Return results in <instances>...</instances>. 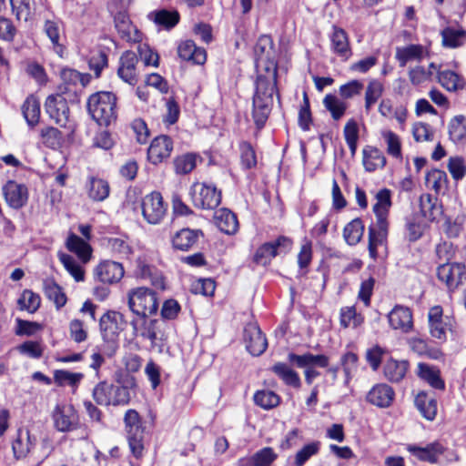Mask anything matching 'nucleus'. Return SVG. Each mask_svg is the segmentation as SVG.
I'll use <instances>...</instances> for the list:
<instances>
[{
  "instance_id": "nucleus-38",
  "label": "nucleus",
  "mask_w": 466,
  "mask_h": 466,
  "mask_svg": "<svg viewBox=\"0 0 466 466\" xmlns=\"http://www.w3.org/2000/svg\"><path fill=\"white\" fill-rule=\"evenodd\" d=\"M386 164L383 153L376 147H367L363 149V166L369 172L382 168Z\"/></svg>"
},
{
  "instance_id": "nucleus-52",
  "label": "nucleus",
  "mask_w": 466,
  "mask_h": 466,
  "mask_svg": "<svg viewBox=\"0 0 466 466\" xmlns=\"http://www.w3.org/2000/svg\"><path fill=\"white\" fill-rule=\"evenodd\" d=\"M339 321L343 328H357L362 324L363 317L356 312L354 306L344 307L340 309Z\"/></svg>"
},
{
  "instance_id": "nucleus-7",
  "label": "nucleus",
  "mask_w": 466,
  "mask_h": 466,
  "mask_svg": "<svg viewBox=\"0 0 466 466\" xmlns=\"http://www.w3.org/2000/svg\"><path fill=\"white\" fill-rule=\"evenodd\" d=\"M191 200L196 208L214 209L221 202V192L205 183H194L190 189Z\"/></svg>"
},
{
  "instance_id": "nucleus-21",
  "label": "nucleus",
  "mask_w": 466,
  "mask_h": 466,
  "mask_svg": "<svg viewBox=\"0 0 466 466\" xmlns=\"http://www.w3.org/2000/svg\"><path fill=\"white\" fill-rule=\"evenodd\" d=\"M395 397L393 389L386 383L374 385L367 394L366 400L369 403L380 407L388 408L391 405Z\"/></svg>"
},
{
  "instance_id": "nucleus-16",
  "label": "nucleus",
  "mask_w": 466,
  "mask_h": 466,
  "mask_svg": "<svg viewBox=\"0 0 466 466\" xmlns=\"http://www.w3.org/2000/svg\"><path fill=\"white\" fill-rule=\"evenodd\" d=\"M5 199L15 209L23 208L28 200V190L24 184L9 180L3 187Z\"/></svg>"
},
{
  "instance_id": "nucleus-19",
  "label": "nucleus",
  "mask_w": 466,
  "mask_h": 466,
  "mask_svg": "<svg viewBox=\"0 0 466 466\" xmlns=\"http://www.w3.org/2000/svg\"><path fill=\"white\" fill-rule=\"evenodd\" d=\"M95 276L103 283H116L123 278L124 268L118 262L105 260L95 268Z\"/></svg>"
},
{
  "instance_id": "nucleus-60",
  "label": "nucleus",
  "mask_w": 466,
  "mask_h": 466,
  "mask_svg": "<svg viewBox=\"0 0 466 466\" xmlns=\"http://www.w3.org/2000/svg\"><path fill=\"white\" fill-rule=\"evenodd\" d=\"M254 401L263 409H271L279 403V397L271 390H260L255 393Z\"/></svg>"
},
{
  "instance_id": "nucleus-37",
  "label": "nucleus",
  "mask_w": 466,
  "mask_h": 466,
  "mask_svg": "<svg viewBox=\"0 0 466 466\" xmlns=\"http://www.w3.org/2000/svg\"><path fill=\"white\" fill-rule=\"evenodd\" d=\"M442 46L448 48H457L466 43V30L448 26L441 33Z\"/></svg>"
},
{
  "instance_id": "nucleus-6",
  "label": "nucleus",
  "mask_w": 466,
  "mask_h": 466,
  "mask_svg": "<svg viewBox=\"0 0 466 466\" xmlns=\"http://www.w3.org/2000/svg\"><path fill=\"white\" fill-rule=\"evenodd\" d=\"M124 423L129 448L133 455L139 458L144 450L143 438L145 431L140 415L136 410H127L124 416Z\"/></svg>"
},
{
  "instance_id": "nucleus-33",
  "label": "nucleus",
  "mask_w": 466,
  "mask_h": 466,
  "mask_svg": "<svg viewBox=\"0 0 466 466\" xmlns=\"http://www.w3.org/2000/svg\"><path fill=\"white\" fill-rule=\"evenodd\" d=\"M418 376L429 383L432 388L437 390H444L445 383L441 378L440 370L429 364L419 363L418 364Z\"/></svg>"
},
{
  "instance_id": "nucleus-39",
  "label": "nucleus",
  "mask_w": 466,
  "mask_h": 466,
  "mask_svg": "<svg viewBox=\"0 0 466 466\" xmlns=\"http://www.w3.org/2000/svg\"><path fill=\"white\" fill-rule=\"evenodd\" d=\"M120 315L116 312L105 313L100 318V329L105 339H116L119 333L117 319Z\"/></svg>"
},
{
  "instance_id": "nucleus-10",
  "label": "nucleus",
  "mask_w": 466,
  "mask_h": 466,
  "mask_svg": "<svg viewBox=\"0 0 466 466\" xmlns=\"http://www.w3.org/2000/svg\"><path fill=\"white\" fill-rule=\"evenodd\" d=\"M142 214L150 224H158L166 215L167 208L158 192L147 195L141 203Z\"/></svg>"
},
{
  "instance_id": "nucleus-45",
  "label": "nucleus",
  "mask_w": 466,
  "mask_h": 466,
  "mask_svg": "<svg viewBox=\"0 0 466 466\" xmlns=\"http://www.w3.org/2000/svg\"><path fill=\"white\" fill-rule=\"evenodd\" d=\"M450 138L455 142L466 140V117L462 115L455 116L449 123Z\"/></svg>"
},
{
  "instance_id": "nucleus-47",
  "label": "nucleus",
  "mask_w": 466,
  "mask_h": 466,
  "mask_svg": "<svg viewBox=\"0 0 466 466\" xmlns=\"http://www.w3.org/2000/svg\"><path fill=\"white\" fill-rule=\"evenodd\" d=\"M110 187L106 181L92 177L88 186V195L95 201H103L109 195Z\"/></svg>"
},
{
  "instance_id": "nucleus-17",
  "label": "nucleus",
  "mask_w": 466,
  "mask_h": 466,
  "mask_svg": "<svg viewBox=\"0 0 466 466\" xmlns=\"http://www.w3.org/2000/svg\"><path fill=\"white\" fill-rule=\"evenodd\" d=\"M36 438L29 430L18 429L16 438L12 442L13 456L16 461L25 460L35 445Z\"/></svg>"
},
{
  "instance_id": "nucleus-64",
  "label": "nucleus",
  "mask_w": 466,
  "mask_h": 466,
  "mask_svg": "<svg viewBox=\"0 0 466 466\" xmlns=\"http://www.w3.org/2000/svg\"><path fill=\"white\" fill-rule=\"evenodd\" d=\"M412 135L417 142L431 141L433 132L428 124L419 122L413 125Z\"/></svg>"
},
{
  "instance_id": "nucleus-32",
  "label": "nucleus",
  "mask_w": 466,
  "mask_h": 466,
  "mask_svg": "<svg viewBox=\"0 0 466 466\" xmlns=\"http://www.w3.org/2000/svg\"><path fill=\"white\" fill-rule=\"evenodd\" d=\"M424 47L421 45H409L396 49L395 57L400 67H404L410 61L420 62L423 57Z\"/></svg>"
},
{
  "instance_id": "nucleus-8",
  "label": "nucleus",
  "mask_w": 466,
  "mask_h": 466,
  "mask_svg": "<svg viewBox=\"0 0 466 466\" xmlns=\"http://www.w3.org/2000/svg\"><path fill=\"white\" fill-rule=\"evenodd\" d=\"M257 66H263L268 76L277 79V63L275 61L273 41L268 35H262L258 38L255 48Z\"/></svg>"
},
{
  "instance_id": "nucleus-58",
  "label": "nucleus",
  "mask_w": 466,
  "mask_h": 466,
  "mask_svg": "<svg viewBox=\"0 0 466 466\" xmlns=\"http://www.w3.org/2000/svg\"><path fill=\"white\" fill-rule=\"evenodd\" d=\"M197 165V156L195 154H185L175 158L174 166L177 174L190 173Z\"/></svg>"
},
{
  "instance_id": "nucleus-35",
  "label": "nucleus",
  "mask_w": 466,
  "mask_h": 466,
  "mask_svg": "<svg viewBox=\"0 0 466 466\" xmlns=\"http://www.w3.org/2000/svg\"><path fill=\"white\" fill-rule=\"evenodd\" d=\"M415 406L420 414L428 420H433L437 414V401L428 396L424 391H420L415 397Z\"/></svg>"
},
{
  "instance_id": "nucleus-15",
  "label": "nucleus",
  "mask_w": 466,
  "mask_h": 466,
  "mask_svg": "<svg viewBox=\"0 0 466 466\" xmlns=\"http://www.w3.org/2000/svg\"><path fill=\"white\" fill-rule=\"evenodd\" d=\"M390 326L402 333H409L413 328L412 312L408 307L396 305L388 314Z\"/></svg>"
},
{
  "instance_id": "nucleus-50",
  "label": "nucleus",
  "mask_w": 466,
  "mask_h": 466,
  "mask_svg": "<svg viewBox=\"0 0 466 466\" xmlns=\"http://www.w3.org/2000/svg\"><path fill=\"white\" fill-rule=\"evenodd\" d=\"M364 226L360 218H355L344 228L343 235L348 244L356 245L363 236Z\"/></svg>"
},
{
  "instance_id": "nucleus-51",
  "label": "nucleus",
  "mask_w": 466,
  "mask_h": 466,
  "mask_svg": "<svg viewBox=\"0 0 466 466\" xmlns=\"http://www.w3.org/2000/svg\"><path fill=\"white\" fill-rule=\"evenodd\" d=\"M153 16L154 22L167 29L174 27L179 21V15L177 11L162 9L149 15Z\"/></svg>"
},
{
  "instance_id": "nucleus-59",
  "label": "nucleus",
  "mask_w": 466,
  "mask_h": 466,
  "mask_svg": "<svg viewBox=\"0 0 466 466\" xmlns=\"http://www.w3.org/2000/svg\"><path fill=\"white\" fill-rule=\"evenodd\" d=\"M40 297L34 293L31 290H25L20 299H18V304L21 309H26L28 312L33 313L35 312L40 307Z\"/></svg>"
},
{
  "instance_id": "nucleus-12",
  "label": "nucleus",
  "mask_w": 466,
  "mask_h": 466,
  "mask_svg": "<svg viewBox=\"0 0 466 466\" xmlns=\"http://www.w3.org/2000/svg\"><path fill=\"white\" fill-rule=\"evenodd\" d=\"M465 266L461 263H443L437 268V277L450 290H454L465 279Z\"/></svg>"
},
{
  "instance_id": "nucleus-28",
  "label": "nucleus",
  "mask_w": 466,
  "mask_h": 466,
  "mask_svg": "<svg viewBox=\"0 0 466 466\" xmlns=\"http://www.w3.org/2000/svg\"><path fill=\"white\" fill-rule=\"evenodd\" d=\"M202 235L201 230L183 228L173 237V247L177 249L187 251L195 246Z\"/></svg>"
},
{
  "instance_id": "nucleus-4",
  "label": "nucleus",
  "mask_w": 466,
  "mask_h": 466,
  "mask_svg": "<svg viewBox=\"0 0 466 466\" xmlns=\"http://www.w3.org/2000/svg\"><path fill=\"white\" fill-rule=\"evenodd\" d=\"M127 304L137 317L148 318L156 314L158 309L156 292L146 287L130 289L127 292Z\"/></svg>"
},
{
  "instance_id": "nucleus-1",
  "label": "nucleus",
  "mask_w": 466,
  "mask_h": 466,
  "mask_svg": "<svg viewBox=\"0 0 466 466\" xmlns=\"http://www.w3.org/2000/svg\"><path fill=\"white\" fill-rule=\"evenodd\" d=\"M376 204L373 211L376 216V224L369 228V252L371 258H376L377 248L386 242L388 236V215L391 207V193L387 188L380 189L376 194Z\"/></svg>"
},
{
  "instance_id": "nucleus-3",
  "label": "nucleus",
  "mask_w": 466,
  "mask_h": 466,
  "mask_svg": "<svg viewBox=\"0 0 466 466\" xmlns=\"http://www.w3.org/2000/svg\"><path fill=\"white\" fill-rule=\"evenodd\" d=\"M116 97L111 92H97L87 100V110L99 126H109L116 118Z\"/></svg>"
},
{
  "instance_id": "nucleus-40",
  "label": "nucleus",
  "mask_w": 466,
  "mask_h": 466,
  "mask_svg": "<svg viewBox=\"0 0 466 466\" xmlns=\"http://www.w3.org/2000/svg\"><path fill=\"white\" fill-rule=\"evenodd\" d=\"M420 211L429 220H435L441 215V208L438 198L431 194H423L420 198Z\"/></svg>"
},
{
  "instance_id": "nucleus-63",
  "label": "nucleus",
  "mask_w": 466,
  "mask_h": 466,
  "mask_svg": "<svg viewBox=\"0 0 466 466\" xmlns=\"http://www.w3.org/2000/svg\"><path fill=\"white\" fill-rule=\"evenodd\" d=\"M319 449V442H311L305 445L299 451L295 457L296 466H303L304 463L313 455H315Z\"/></svg>"
},
{
  "instance_id": "nucleus-11",
  "label": "nucleus",
  "mask_w": 466,
  "mask_h": 466,
  "mask_svg": "<svg viewBox=\"0 0 466 466\" xmlns=\"http://www.w3.org/2000/svg\"><path fill=\"white\" fill-rule=\"evenodd\" d=\"M429 329L431 337L444 341L446 333L451 329L452 320L448 316H443L441 306L431 307L428 313Z\"/></svg>"
},
{
  "instance_id": "nucleus-9",
  "label": "nucleus",
  "mask_w": 466,
  "mask_h": 466,
  "mask_svg": "<svg viewBox=\"0 0 466 466\" xmlns=\"http://www.w3.org/2000/svg\"><path fill=\"white\" fill-rule=\"evenodd\" d=\"M292 241L286 237H279L274 242L261 245L256 251L253 260L255 263L266 266L270 263L279 252H288L291 248Z\"/></svg>"
},
{
  "instance_id": "nucleus-29",
  "label": "nucleus",
  "mask_w": 466,
  "mask_h": 466,
  "mask_svg": "<svg viewBox=\"0 0 466 466\" xmlns=\"http://www.w3.org/2000/svg\"><path fill=\"white\" fill-rule=\"evenodd\" d=\"M289 362L295 364L298 368L304 367H320L326 368L329 365V358L325 355H313L311 353H306L303 355H297L295 353H289L288 355Z\"/></svg>"
},
{
  "instance_id": "nucleus-2",
  "label": "nucleus",
  "mask_w": 466,
  "mask_h": 466,
  "mask_svg": "<svg viewBox=\"0 0 466 466\" xmlns=\"http://www.w3.org/2000/svg\"><path fill=\"white\" fill-rule=\"evenodd\" d=\"M277 79L258 76L256 93L253 97L252 116L258 129L262 128L270 114L273 105V94L276 91Z\"/></svg>"
},
{
  "instance_id": "nucleus-18",
  "label": "nucleus",
  "mask_w": 466,
  "mask_h": 466,
  "mask_svg": "<svg viewBox=\"0 0 466 466\" xmlns=\"http://www.w3.org/2000/svg\"><path fill=\"white\" fill-rule=\"evenodd\" d=\"M173 150V142L167 136H159L154 138L147 150L148 160L157 165L169 157Z\"/></svg>"
},
{
  "instance_id": "nucleus-5",
  "label": "nucleus",
  "mask_w": 466,
  "mask_h": 466,
  "mask_svg": "<svg viewBox=\"0 0 466 466\" xmlns=\"http://www.w3.org/2000/svg\"><path fill=\"white\" fill-rule=\"evenodd\" d=\"M93 398L98 405H127L130 401L129 388L103 381L94 388Z\"/></svg>"
},
{
  "instance_id": "nucleus-54",
  "label": "nucleus",
  "mask_w": 466,
  "mask_h": 466,
  "mask_svg": "<svg viewBox=\"0 0 466 466\" xmlns=\"http://www.w3.org/2000/svg\"><path fill=\"white\" fill-rule=\"evenodd\" d=\"M40 137L42 143L50 147H58L63 140L62 133L56 127H46L41 129Z\"/></svg>"
},
{
  "instance_id": "nucleus-13",
  "label": "nucleus",
  "mask_w": 466,
  "mask_h": 466,
  "mask_svg": "<svg viewBox=\"0 0 466 466\" xmlns=\"http://www.w3.org/2000/svg\"><path fill=\"white\" fill-rule=\"evenodd\" d=\"M46 112L58 126L65 127L69 120V106L61 95L49 96L45 104Z\"/></svg>"
},
{
  "instance_id": "nucleus-34",
  "label": "nucleus",
  "mask_w": 466,
  "mask_h": 466,
  "mask_svg": "<svg viewBox=\"0 0 466 466\" xmlns=\"http://www.w3.org/2000/svg\"><path fill=\"white\" fill-rule=\"evenodd\" d=\"M67 249L75 253L82 262L86 263L91 257L90 245L76 234H70L66 239Z\"/></svg>"
},
{
  "instance_id": "nucleus-27",
  "label": "nucleus",
  "mask_w": 466,
  "mask_h": 466,
  "mask_svg": "<svg viewBox=\"0 0 466 466\" xmlns=\"http://www.w3.org/2000/svg\"><path fill=\"white\" fill-rule=\"evenodd\" d=\"M409 366L407 360L390 359L383 366V374L389 381L398 383L404 379Z\"/></svg>"
},
{
  "instance_id": "nucleus-23",
  "label": "nucleus",
  "mask_w": 466,
  "mask_h": 466,
  "mask_svg": "<svg viewBox=\"0 0 466 466\" xmlns=\"http://www.w3.org/2000/svg\"><path fill=\"white\" fill-rule=\"evenodd\" d=\"M407 450L419 460L431 463H435L440 455L444 452L443 446L437 441L430 443L423 448L416 445H409Z\"/></svg>"
},
{
  "instance_id": "nucleus-20",
  "label": "nucleus",
  "mask_w": 466,
  "mask_h": 466,
  "mask_svg": "<svg viewBox=\"0 0 466 466\" xmlns=\"http://www.w3.org/2000/svg\"><path fill=\"white\" fill-rule=\"evenodd\" d=\"M137 56L133 51H126L122 54L117 69L118 76L129 85H136L137 82Z\"/></svg>"
},
{
  "instance_id": "nucleus-56",
  "label": "nucleus",
  "mask_w": 466,
  "mask_h": 466,
  "mask_svg": "<svg viewBox=\"0 0 466 466\" xmlns=\"http://www.w3.org/2000/svg\"><path fill=\"white\" fill-rule=\"evenodd\" d=\"M381 136L387 145L389 155L399 158L401 157V143L399 136L390 130H384Z\"/></svg>"
},
{
  "instance_id": "nucleus-22",
  "label": "nucleus",
  "mask_w": 466,
  "mask_h": 466,
  "mask_svg": "<svg viewBox=\"0 0 466 466\" xmlns=\"http://www.w3.org/2000/svg\"><path fill=\"white\" fill-rule=\"evenodd\" d=\"M131 326L136 335L149 339L156 344L158 339V320L148 319V318L137 317L131 320Z\"/></svg>"
},
{
  "instance_id": "nucleus-25",
  "label": "nucleus",
  "mask_w": 466,
  "mask_h": 466,
  "mask_svg": "<svg viewBox=\"0 0 466 466\" xmlns=\"http://www.w3.org/2000/svg\"><path fill=\"white\" fill-rule=\"evenodd\" d=\"M331 48L334 53L347 61L352 55L347 33L342 29L334 26L330 36Z\"/></svg>"
},
{
  "instance_id": "nucleus-48",
  "label": "nucleus",
  "mask_w": 466,
  "mask_h": 466,
  "mask_svg": "<svg viewBox=\"0 0 466 466\" xmlns=\"http://www.w3.org/2000/svg\"><path fill=\"white\" fill-rule=\"evenodd\" d=\"M323 105L325 108L330 112L334 120L340 119L347 109L346 103L331 94L325 96L323 99Z\"/></svg>"
},
{
  "instance_id": "nucleus-61",
  "label": "nucleus",
  "mask_w": 466,
  "mask_h": 466,
  "mask_svg": "<svg viewBox=\"0 0 466 466\" xmlns=\"http://www.w3.org/2000/svg\"><path fill=\"white\" fill-rule=\"evenodd\" d=\"M82 373H74L68 370H58L54 373L55 382L59 386L71 385L76 386L82 380Z\"/></svg>"
},
{
  "instance_id": "nucleus-26",
  "label": "nucleus",
  "mask_w": 466,
  "mask_h": 466,
  "mask_svg": "<svg viewBox=\"0 0 466 466\" xmlns=\"http://www.w3.org/2000/svg\"><path fill=\"white\" fill-rule=\"evenodd\" d=\"M214 221L220 231L233 235L238 231V221L236 215L228 208H219L214 214Z\"/></svg>"
},
{
  "instance_id": "nucleus-44",
  "label": "nucleus",
  "mask_w": 466,
  "mask_h": 466,
  "mask_svg": "<svg viewBox=\"0 0 466 466\" xmlns=\"http://www.w3.org/2000/svg\"><path fill=\"white\" fill-rule=\"evenodd\" d=\"M43 289L45 295L56 304L57 309L65 306L66 297L54 279H45L43 281Z\"/></svg>"
},
{
  "instance_id": "nucleus-43",
  "label": "nucleus",
  "mask_w": 466,
  "mask_h": 466,
  "mask_svg": "<svg viewBox=\"0 0 466 466\" xmlns=\"http://www.w3.org/2000/svg\"><path fill=\"white\" fill-rule=\"evenodd\" d=\"M44 32L52 44V48L59 56H63L65 46L60 42V27L57 22L46 20L44 25Z\"/></svg>"
},
{
  "instance_id": "nucleus-24",
  "label": "nucleus",
  "mask_w": 466,
  "mask_h": 466,
  "mask_svg": "<svg viewBox=\"0 0 466 466\" xmlns=\"http://www.w3.org/2000/svg\"><path fill=\"white\" fill-rule=\"evenodd\" d=\"M177 53L181 59L191 61L196 65H203L207 59L205 49L198 47L192 40L182 42L178 46Z\"/></svg>"
},
{
  "instance_id": "nucleus-49",
  "label": "nucleus",
  "mask_w": 466,
  "mask_h": 466,
  "mask_svg": "<svg viewBox=\"0 0 466 466\" xmlns=\"http://www.w3.org/2000/svg\"><path fill=\"white\" fill-rule=\"evenodd\" d=\"M384 91L383 84L378 79H371L365 91V109L370 111Z\"/></svg>"
},
{
  "instance_id": "nucleus-46",
  "label": "nucleus",
  "mask_w": 466,
  "mask_h": 466,
  "mask_svg": "<svg viewBox=\"0 0 466 466\" xmlns=\"http://www.w3.org/2000/svg\"><path fill=\"white\" fill-rule=\"evenodd\" d=\"M138 273L142 279H148L155 288L165 289V279L156 268L142 263L138 266Z\"/></svg>"
},
{
  "instance_id": "nucleus-30",
  "label": "nucleus",
  "mask_w": 466,
  "mask_h": 466,
  "mask_svg": "<svg viewBox=\"0 0 466 466\" xmlns=\"http://www.w3.org/2000/svg\"><path fill=\"white\" fill-rule=\"evenodd\" d=\"M437 79L440 85L449 92L462 90L466 86L464 77L451 70L439 71Z\"/></svg>"
},
{
  "instance_id": "nucleus-42",
  "label": "nucleus",
  "mask_w": 466,
  "mask_h": 466,
  "mask_svg": "<svg viewBox=\"0 0 466 466\" xmlns=\"http://www.w3.org/2000/svg\"><path fill=\"white\" fill-rule=\"evenodd\" d=\"M22 113L27 124L35 127L40 118L39 100L34 96H29L22 106Z\"/></svg>"
},
{
  "instance_id": "nucleus-57",
  "label": "nucleus",
  "mask_w": 466,
  "mask_h": 466,
  "mask_svg": "<svg viewBox=\"0 0 466 466\" xmlns=\"http://www.w3.org/2000/svg\"><path fill=\"white\" fill-rule=\"evenodd\" d=\"M447 181V175L444 171L440 169H432L427 173L425 183L427 187L438 193L442 187H445Z\"/></svg>"
},
{
  "instance_id": "nucleus-36",
  "label": "nucleus",
  "mask_w": 466,
  "mask_h": 466,
  "mask_svg": "<svg viewBox=\"0 0 466 466\" xmlns=\"http://www.w3.org/2000/svg\"><path fill=\"white\" fill-rule=\"evenodd\" d=\"M270 370L277 375L286 385L299 388L300 379L299 374L293 370L287 363L277 362L271 368Z\"/></svg>"
},
{
  "instance_id": "nucleus-14",
  "label": "nucleus",
  "mask_w": 466,
  "mask_h": 466,
  "mask_svg": "<svg viewBox=\"0 0 466 466\" xmlns=\"http://www.w3.org/2000/svg\"><path fill=\"white\" fill-rule=\"evenodd\" d=\"M244 341L247 350L253 356H260L268 348L267 339L256 323L246 325Z\"/></svg>"
},
{
  "instance_id": "nucleus-41",
  "label": "nucleus",
  "mask_w": 466,
  "mask_h": 466,
  "mask_svg": "<svg viewBox=\"0 0 466 466\" xmlns=\"http://www.w3.org/2000/svg\"><path fill=\"white\" fill-rule=\"evenodd\" d=\"M74 413L71 409L57 405L53 412L55 426L59 431H68L73 429Z\"/></svg>"
},
{
  "instance_id": "nucleus-55",
  "label": "nucleus",
  "mask_w": 466,
  "mask_h": 466,
  "mask_svg": "<svg viewBox=\"0 0 466 466\" xmlns=\"http://www.w3.org/2000/svg\"><path fill=\"white\" fill-rule=\"evenodd\" d=\"M277 454L273 449L266 447L257 451L248 461L249 466H270L276 460Z\"/></svg>"
},
{
  "instance_id": "nucleus-31",
  "label": "nucleus",
  "mask_w": 466,
  "mask_h": 466,
  "mask_svg": "<svg viewBox=\"0 0 466 466\" xmlns=\"http://www.w3.org/2000/svg\"><path fill=\"white\" fill-rule=\"evenodd\" d=\"M115 26L121 38L127 41H138L139 34L125 12H119L115 15Z\"/></svg>"
},
{
  "instance_id": "nucleus-53",
  "label": "nucleus",
  "mask_w": 466,
  "mask_h": 466,
  "mask_svg": "<svg viewBox=\"0 0 466 466\" xmlns=\"http://www.w3.org/2000/svg\"><path fill=\"white\" fill-rule=\"evenodd\" d=\"M58 258L66 269L70 273L76 281L84 280V270L73 257L68 254L60 252L58 253Z\"/></svg>"
},
{
  "instance_id": "nucleus-62",
  "label": "nucleus",
  "mask_w": 466,
  "mask_h": 466,
  "mask_svg": "<svg viewBox=\"0 0 466 466\" xmlns=\"http://www.w3.org/2000/svg\"><path fill=\"white\" fill-rule=\"evenodd\" d=\"M137 52L145 66H152L155 67L158 66L159 56L157 52H154L149 46L147 44H140L137 46Z\"/></svg>"
}]
</instances>
